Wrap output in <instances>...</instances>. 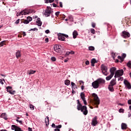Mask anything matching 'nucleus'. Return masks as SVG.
<instances>
[{"label": "nucleus", "instance_id": "obj_1", "mask_svg": "<svg viewBox=\"0 0 131 131\" xmlns=\"http://www.w3.org/2000/svg\"><path fill=\"white\" fill-rule=\"evenodd\" d=\"M105 81L104 79L99 78L93 81L92 83V85L93 89H99V88H101L103 84H105Z\"/></svg>", "mask_w": 131, "mask_h": 131}, {"label": "nucleus", "instance_id": "obj_2", "mask_svg": "<svg viewBox=\"0 0 131 131\" xmlns=\"http://www.w3.org/2000/svg\"><path fill=\"white\" fill-rule=\"evenodd\" d=\"M77 109L78 110V111H81L82 112L83 114L84 115H88V113H89V111H88V108L86 107V106L83 105L79 101V100L78 99L77 100Z\"/></svg>", "mask_w": 131, "mask_h": 131}, {"label": "nucleus", "instance_id": "obj_3", "mask_svg": "<svg viewBox=\"0 0 131 131\" xmlns=\"http://www.w3.org/2000/svg\"><path fill=\"white\" fill-rule=\"evenodd\" d=\"M101 70L102 72V74L103 75H105V76H107V75L109 74V73H108V68L105 64H101Z\"/></svg>", "mask_w": 131, "mask_h": 131}, {"label": "nucleus", "instance_id": "obj_4", "mask_svg": "<svg viewBox=\"0 0 131 131\" xmlns=\"http://www.w3.org/2000/svg\"><path fill=\"white\" fill-rule=\"evenodd\" d=\"M53 13V10H52V8L50 7L47 6L46 9L45 10V12H43V15L45 16V17H50V15Z\"/></svg>", "mask_w": 131, "mask_h": 131}, {"label": "nucleus", "instance_id": "obj_5", "mask_svg": "<svg viewBox=\"0 0 131 131\" xmlns=\"http://www.w3.org/2000/svg\"><path fill=\"white\" fill-rule=\"evenodd\" d=\"M66 38H68L69 36L68 35H66L63 33H59L58 34V38L59 40H61L62 41H64Z\"/></svg>", "mask_w": 131, "mask_h": 131}, {"label": "nucleus", "instance_id": "obj_6", "mask_svg": "<svg viewBox=\"0 0 131 131\" xmlns=\"http://www.w3.org/2000/svg\"><path fill=\"white\" fill-rule=\"evenodd\" d=\"M123 75V70H119L116 72L115 77H120V76H122Z\"/></svg>", "mask_w": 131, "mask_h": 131}, {"label": "nucleus", "instance_id": "obj_7", "mask_svg": "<svg viewBox=\"0 0 131 131\" xmlns=\"http://www.w3.org/2000/svg\"><path fill=\"white\" fill-rule=\"evenodd\" d=\"M93 96L94 97L95 104L98 106L100 104V99H99V97L97 94L94 93L93 94Z\"/></svg>", "mask_w": 131, "mask_h": 131}, {"label": "nucleus", "instance_id": "obj_8", "mask_svg": "<svg viewBox=\"0 0 131 131\" xmlns=\"http://www.w3.org/2000/svg\"><path fill=\"white\" fill-rule=\"evenodd\" d=\"M121 36L122 37H123V38H127L130 37V34H129V33H128V32L123 31L122 32Z\"/></svg>", "mask_w": 131, "mask_h": 131}, {"label": "nucleus", "instance_id": "obj_9", "mask_svg": "<svg viewBox=\"0 0 131 131\" xmlns=\"http://www.w3.org/2000/svg\"><path fill=\"white\" fill-rule=\"evenodd\" d=\"M62 46L61 45H55L54 46V50L57 53H61Z\"/></svg>", "mask_w": 131, "mask_h": 131}, {"label": "nucleus", "instance_id": "obj_10", "mask_svg": "<svg viewBox=\"0 0 131 131\" xmlns=\"http://www.w3.org/2000/svg\"><path fill=\"white\" fill-rule=\"evenodd\" d=\"M97 116L94 117L92 119L91 124L93 126H96L98 124V121L97 120Z\"/></svg>", "mask_w": 131, "mask_h": 131}, {"label": "nucleus", "instance_id": "obj_11", "mask_svg": "<svg viewBox=\"0 0 131 131\" xmlns=\"http://www.w3.org/2000/svg\"><path fill=\"white\" fill-rule=\"evenodd\" d=\"M7 92L11 94V95H15V93H16L15 91H12V87L11 86H7L6 88Z\"/></svg>", "mask_w": 131, "mask_h": 131}, {"label": "nucleus", "instance_id": "obj_12", "mask_svg": "<svg viewBox=\"0 0 131 131\" xmlns=\"http://www.w3.org/2000/svg\"><path fill=\"white\" fill-rule=\"evenodd\" d=\"M124 84H125V86L127 88L128 90L131 89V85L130 83L128 82V81L127 80H124Z\"/></svg>", "mask_w": 131, "mask_h": 131}, {"label": "nucleus", "instance_id": "obj_13", "mask_svg": "<svg viewBox=\"0 0 131 131\" xmlns=\"http://www.w3.org/2000/svg\"><path fill=\"white\" fill-rule=\"evenodd\" d=\"M126 57V54L123 53L122 55V57L120 56H118V59L121 60L120 62L121 63L122 62H123V61H124V58H125Z\"/></svg>", "mask_w": 131, "mask_h": 131}, {"label": "nucleus", "instance_id": "obj_14", "mask_svg": "<svg viewBox=\"0 0 131 131\" xmlns=\"http://www.w3.org/2000/svg\"><path fill=\"white\" fill-rule=\"evenodd\" d=\"M121 129L122 130H125L127 128V125L125 123H122L121 125Z\"/></svg>", "mask_w": 131, "mask_h": 131}, {"label": "nucleus", "instance_id": "obj_15", "mask_svg": "<svg viewBox=\"0 0 131 131\" xmlns=\"http://www.w3.org/2000/svg\"><path fill=\"white\" fill-rule=\"evenodd\" d=\"M115 71H116V68L115 67H112L110 70V72L111 74L112 75H114V73H115Z\"/></svg>", "mask_w": 131, "mask_h": 131}, {"label": "nucleus", "instance_id": "obj_16", "mask_svg": "<svg viewBox=\"0 0 131 131\" xmlns=\"http://www.w3.org/2000/svg\"><path fill=\"white\" fill-rule=\"evenodd\" d=\"M36 23L38 26H41L42 25V23L40 21V18H37Z\"/></svg>", "mask_w": 131, "mask_h": 131}, {"label": "nucleus", "instance_id": "obj_17", "mask_svg": "<svg viewBox=\"0 0 131 131\" xmlns=\"http://www.w3.org/2000/svg\"><path fill=\"white\" fill-rule=\"evenodd\" d=\"M110 85H112L113 86L116 84V79H113L110 82Z\"/></svg>", "mask_w": 131, "mask_h": 131}, {"label": "nucleus", "instance_id": "obj_18", "mask_svg": "<svg viewBox=\"0 0 131 131\" xmlns=\"http://www.w3.org/2000/svg\"><path fill=\"white\" fill-rule=\"evenodd\" d=\"M16 57L17 58V59H19V58H20V57H21V51H17V52H16Z\"/></svg>", "mask_w": 131, "mask_h": 131}, {"label": "nucleus", "instance_id": "obj_19", "mask_svg": "<svg viewBox=\"0 0 131 131\" xmlns=\"http://www.w3.org/2000/svg\"><path fill=\"white\" fill-rule=\"evenodd\" d=\"M1 118H4V119H5V120H7L8 119V118L7 117V114L6 113H2L1 115Z\"/></svg>", "mask_w": 131, "mask_h": 131}, {"label": "nucleus", "instance_id": "obj_20", "mask_svg": "<svg viewBox=\"0 0 131 131\" xmlns=\"http://www.w3.org/2000/svg\"><path fill=\"white\" fill-rule=\"evenodd\" d=\"M96 63H97V60L96 59L93 58L91 60V66H93V67L95 66V64H96Z\"/></svg>", "mask_w": 131, "mask_h": 131}, {"label": "nucleus", "instance_id": "obj_21", "mask_svg": "<svg viewBox=\"0 0 131 131\" xmlns=\"http://www.w3.org/2000/svg\"><path fill=\"white\" fill-rule=\"evenodd\" d=\"M77 35H78V33L76 30L74 31L73 32V38H76Z\"/></svg>", "mask_w": 131, "mask_h": 131}, {"label": "nucleus", "instance_id": "obj_22", "mask_svg": "<svg viewBox=\"0 0 131 131\" xmlns=\"http://www.w3.org/2000/svg\"><path fill=\"white\" fill-rule=\"evenodd\" d=\"M71 84L72 85V89H74V90H75V89H77V86H76V84H75L74 82H71Z\"/></svg>", "mask_w": 131, "mask_h": 131}, {"label": "nucleus", "instance_id": "obj_23", "mask_svg": "<svg viewBox=\"0 0 131 131\" xmlns=\"http://www.w3.org/2000/svg\"><path fill=\"white\" fill-rule=\"evenodd\" d=\"M113 76H114V75L110 74V75L108 76H107L106 78H105V79L106 80H110V79H111V78H112V77H113Z\"/></svg>", "mask_w": 131, "mask_h": 131}, {"label": "nucleus", "instance_id": "obj_24", "mask_svg": "<svg viewBox=\"0 0 131 131\" xmlns=\"http://www.w3.org/2000/svg\"><path fill=\"white\" fill-rule=\"evenodd\" d=\"M108 89L110 92H114V88H113V86L109 85Z\"/></svg>", "mask_w": 131, "mask_h": 131}, {"label": "nucleus", "instance_id": "obj_25", "mask_svg": "<svg viewBox=\"0 0 131 131\" xmlns=\"http://www.w3.org/2000/svg\"><path fill=\"white\" fill-rule=\"evenodd\" d=\"M45 122L46 123V125H48V124H49L50 121H49V117L47 116L45 118Z\"/></svg>", "mask_w": 131, "mask_h": 131}, {"label": "nucleus", "instance_id": "obj_26", "mask_svg": "<svg viewBox=\"0 0 131 131\" xmlns=\"http://www.w3.org/2000/svg\"><path fill=\"white\" fill-rule=\"evenodd\" d=\"M80 98L82 100H85V97L84 95V93H81L80 94Z\"/></svg>", "mask_w": 131, "mask_h": 131}, {"label": "nucleus", "instance_id": "obj_27", "mask_svg": "<svg viewBox=\"0 0 131 131\" xmlns=\"http://www.w3.org/2000/svg\"><path fill=\"white\" fill-rule=\"evenodd\" d=\"M36 72V71L34 70H30L29 71L28 74L29 75H31V74H34Z\"/></svg>", "mask_w": 131, "mask_h": 131}, {"label": "nucleus", "instance_id": "obj_28", "mask_svg": "<svg viewBox=\"0 0 131 131\" xmlns=\"http://www.w3.org/2000/svg\"><path fill=\"white\" fill-rule=\"evenodd\" d=\"M64 84H66V85H69V84H70V80H65Z\"/></svg>", "mask_w": 131, "mask_h": 131}, {"label": "nucleus", "instance_id": "obj_29", "mask_svg": "<svg viewBox=\"0 0 131 131\" xmlns=\"http://www.w3.org/2000/svg\"><path fill=\"white\" fill-rule=\"evenodd\" d=\"M89 51H95V47L93 46H90L89 47Z\"/></svg>", "mask_w": 131, "mask_h": 131}, {"label": "nucleus", "instance_id": "obj_30", "mask_svg": "<svg viewBox=\"0 0 131 131\" xmlns=\"http://www.w3.org/2000/svg\"><path fill=\"white\" fill-rule=\"evenodd\" d=\"M6 45V41H3L0 43L1 47H4Z\"/></svg>", "mask_w": 131, "mask_h": 131}, {"label": "nucleus", "instance_id": "obj_31", "mask_svg": "<svg viewBox=\"0 0 131 131\" xmlns=\"http://www.w3.org/2000/svg\"><path fill=\"white\" fill-rule=\"evenodd\" d=\"M127 67H128V68H131V61H129L127 63Z\"/></svg>", "mask_w": 131, "mask_h": 131}, {"label": "nucleus", "instance_id": "obj_32", "mask_svg": "<svg viewBox=\"0 0 131 131\" xmlns=\"http://www.w3.org/2000/svg\"><path fill=\"white\" fill-rule=\"evenodd\" d=\"M69 20H70L71 22H73V17H72L71 15H70L69 16Z\"/></svg>", "mask_w": 131, "mask_h": 131}, {"label": "nucleus", "instance_id": "obj_33", "mask_svg": "<svg viewBox=\"0 0 131 131\" xmlns=\"http://www.w3.org/2000/svg\"><path fill=\"white\" fill-rule=\"evenodd\" d=\"M29 107L31 109V110H34V106L32 104L29 105Z\"/></svg>", "mask_w": 131, "mask_h": 131}, {"label": "nucleus", "instance_id": "obj_34", "mask_svg": "<svg viewBox=\"0 0 131 131\" xmlns=\"http://www.w3.org/2000/svg\"><path fill=\"white\" fill-rule=\"evenodd\" d=\"M46 4H49V3H53L54 2V0H45Z\"/></svg>", "mask_w": 131, "mask_h": 131}, {"label": "nucleus", "instance_id": "obj_35", "mask_svg": "<svg viewBox=\"0 0 131 131\" xmlns=\"http://www.w3.org/2000/svg\"><path fill=\"white\" fill-rule=\"evenodd\" d=\"M27 20L29 21V22H31V21H32V17L29 16L27 18Z\"/></svg>", "mask_w": 131, "mask_h": 131}, {"label": "nucleus", "instance_id": "obj_36", "mask_svg": "<svg viewBox=\"0 0 131 131\" xmlns=\"http://www.w3.org/2000/svg\"><path fill=\"white\" fill-rule=\"evenodd\" d=\"M119 113H124V110H123L122 108H120L119 110Z\"/></svg>", "mask_w": 131, "mask_h": 131}, {"label": "nucleus", "instance_id": "obj_37", "mask_svg": "<svg viewBox=\"0 0 131 131\" xmlns=\"http://www.w3.org/2000/svg\"><path fill=\"white\" fill-rule=\"evenodd\" d=\"M51 61L55 62V61H56V57H52L51 58Z\"/></svg>", "mask_w": 131, "mask_h": 131}, {"label": "nucleus", "instance_id": "obj_38", "mask_svg": "<svg viewBox=\"0 0 131 131\" xmlns=\"http://www.w3.org/2000/svg\"><path fill=\"white\" fill-rule=\"evenodd\" d=\"M23 14H24V15H28V14H29V12H28V11H23Z\"/></svg>", "mask_w": 131, "mask_h": 131}, {"label": "nucleus", "instance_id": "obj_39", "mask_svg": "<svg viewBox=\"0 0 131 131\" xmlns=\"http://www.w3.org/2000/svg\"><path fill=\"white\" fill-rule=\"evenodd\" d=\"M90 31H91V33H93V34H95V29H91Z\"/></svg>", "mask_w": 131, "mask_h": 131}, {"label": "nucleus", "instance_id": "obj_40", "mask_svg": "<svg viewBox=\"0 0 131 131\" xmlns=\"http://www.w3.org/2000/svg\"><path fill=\"white\" fill-rule=\"evenodd\" d=\"M61 127H62V125H56V128H61Z\"/></svg>", "mask_w": 131, "mask_h": 131}, {"label": "nucleus", "instance_id": "obj_41", "mask_svg": "<svg viewBox=\"0 0 131 131\" xmlns=\"http://www.w3.org/2000/svg\"><path fill=\"white\" fill-rule=\"evenodd\" d=\"M24 24H28V23H29V21L26 19L24 21Z\"/></svg>", "mask_w": 131, "mask_h": 131}, {"label": "nucleus", "instance_id": "obj_42", "mask_svg": "<svg viewBox=\"0 0 131 131\" xmlns=\"http://www.w3.org/2000/svg\"><path fill=\"white\" fill-rule=\"evenodd\" d=\"M16 121H17V122H19V123H20V124H22V123H23V121H21V120H18V119H17L16 120Z\"/></svg>", "mask_w": 131, "mask_h": 131}, {"label": "nucleus", "instance_id": "obj_43", "mask_svg": "<svg viewBox=\"0 0 131 131\" xmlns=\"http://www.w3.org/2000/svg\"><path fill=\"white\" fill-rule=\"evenodd\" d=\"M19 23H20V19H18L15 22V24H19Z\"/></svg>", "mask_w": 131, "mask_h": 131}, {"label": "nucleus", "instance_id": "obj_44", "mask_svg": "<svg viewBox=\"0 0 131 131\" xmlns=\"http://www.w3.org/2000/svg\"><path fill=\"white\" fill-rule=\"evenodd\" d=\"M79 82L80 84H82V85L84 84V82H83V81H82V80H80L79 81Z\"/></svg>", "mask_w": 131, "mask_h": 131}, {"label": "nucleus", "instance_id": "obj_45", "mask_svg": "<svg viewBox=\"0 0 131 131\" xmlns=\"http://www.w3.org/2000/svg\"><path fill=\"white\" fill-rule=\"evenodd\" d=\"M82 101L84 105H87L88 103L86 102V100L85 99H83Z\"/></svg>", "mask_w": 131, "mask_h": 131}, {"label": "nucleus", "instance_id": "obj_46", "mask_svg": "<svg viewBox=\"0 0 131 131\" xmlns=\"http://www.w3.org/2000/svg\"><path fill=\"white\" fill-rule=\"evenodd\" d=\"M92 26L93 28H95V27H96V24L92 23Z\"/></svg>", "mask_w": 131, "mask_h": 131}, {"label": "nucleus", "instance_id": "obj_47", "mask_svg": "<svg viewBox=\"0 0 131 131\" xmlns=\"http://www.w3.org/2000/svg\"><path fill=\"white\" fill-rule=\"evenodd\" d=\"M127 103H128V105H131V99L128 100Z\"/></svg>", "mask_w": 131, "mask_h": 131}, {"label": "nucleus", "instance_id": "obj_48", "mask_svg": "<svg viewBox=\"0 0 131 131\" xmlns=\"http://www.w3.org/2000/svg\"><path fill=\"white\" fill-rule=\"evenodd\" d=\"M85 64L86 65H90V61L89 60H87L85 61Z\"/></svg>", "mask_w": 131, "mask_h": 131}, {"label": "nucleus", "instance_id": "obj_49", "mask_svg": "<svg viewBox=\"0 0 131 131\" xmlns=\"http://www.w3.org/2000/svg\"><path fill=\"white\" fill-rule=\"evenodd\" d=\"M45 33L47 34H48V33H50V30H47L45 31Z\"/></svg>", "mask_w": 131, "mask_h": 131}, {"label": "nucleus", "instance_id": "obj_50", "mask_svg": "<svg viewBox=\"0 0 131 131\" xmlns=\"http://www.w3.org/2000/svg\"><path fill=\"white\" fill-rule=\"evenodd\" d=\"M59 14H60V12H56L55 13V15H56V16H57V17H58V16H59Z\"/></svg>", "mask_w": 131, "mask_h": 131}, {"label": "nucleus", "instance_id": "obj_51", "mask_svg": "<svg viewBox=\"0 0 131 131\" xmlns=\"http://www.w3.org/2000/svg\"><path fill=\"white\" fill-rule=\"evenodd\" d=\"M59 6H60V8H63V4H62V2L59 3Z\"/></svg>", "mask_w": 131, "mask_h": 131}, {"label": "nucleus", "instance_id": "obj_52", "mask_svg": "<svg viewBox=\"0 0 131 131\" xmlns=\"http://www.w3.org/2000/svg\"><path fill=\"white\" fill-rule=\"evenodd\" d=\"M70 54H71L72 55H74L75 52L73 51H71V52H70Z\"/></svg>", "mask_w": 131, "mask_h": 131}, {"label": "nucleus", "instance_id": "obj_53", "mask_svg": "<svg viewBox=\"0 0 131 131\" xmlns=\"http://www.w3.org/2000/svg\"><path fill=\"white\" fill-rule=\"evenodd\" d=\"M66 55H67V56H69V55H70V52L69 51L67 52Z\"/></svg>", "mask_w": 131, "mask_h": 131}, {"label": "nucleus", "instance_id": "obj_54", "mask_svg": "<svg viewBox=\"0 0 131 131\" xmlns=\"http://www.w3.org/2000/svg\"><path fill=\"white\" fill-rule=\"evenodd\" d=\"M45 41H46V42H49V38H46L45 39Z\"/></svg>", "mask_w": 131, "mask_h": 131}, {"label": "nucleus", "instance_id": "obj_55", "mask_svg": "<svg viewBox=\"0 0 131 131\" xmlns=\"http://www.w3.org/2000/svg\"><path fill=\"white\" fill-rule=\"evenodd\" d=\"M19 15H20V16H21V15H24V14H23V11H20V12H19Z\"/></svg>", "mask_w": 131, "mask_h": 131}, {"label": "nucleus", "instance_id": "obj_56", "mask_svg": "<svg viewBox=\"0 0 131 131\" xmlns=\"http://www.w3.org/2000/svg\"><path fill=\"white\" fill-rule=\"evenodd\" d=\"M0 83H1V84H4V82H3V80L2 79H0Z\"/></svg>", "mask_w": 131, "mask_h": 131}, {"label": "nucleus", "instance_id": "obj_57", "mask_svg": "<svg viewBox=\"0 0 131 131\" xmlns=\"http://www.w3.org/2000/svg\"><path fill=\"white\" fill-rule=\"evenodd\" d=\"M118 80H121V81L123 80V77H120V78H119Z\"/></svg>", "mask_w": 131, "mask_h": 131}, {"label": "nucleus", "instance_id": "obj_58", "mask_svg": "<svg viewBox=\"0 0 131 131\" xmlns=\"http://www.w3.org/2000/svg\"><path fill=\"white\" fill-rule=\"evenodd\" d=\"M128 117H131V113H130V112H128Z\"/></svg>", "mask_w": 131, "mask_h": 131}, {"label": "nucleus", "instance_id": "obj_59", "mask_svg": "<svg viewBox=\"0 0 131 131\" xmlns=\"http://www.w3.org/2000/svg\"><path fill=\"white\" fill-rule=\"evenodd\" d=\"M52 126L53 127L56 128V125H55V124H54V123H53V124H52Z\"/></svg>", "mask_w": 131, "mask_h": 131}, {"label": "nucleus", "instance_id": "obj_60", "mask_svg": "<svg viewBox=\"0 0 131 131\" xmlns=\"http://www.w3.org/2000/svg\"><path fill=\"white\" fill-rule=\"evenodd\" d=\"M81 89L82 90V91H83L84 89V86H83V85H82L81 87Z\"/></svg>", "mask_w": 131, "mask_h": 131}, {"label": "nucleus", "instance_id": "obj_61", "mask_svg": "<svg viewBox=\"0 0 131 131\" xmlns=\"http://www.w3.org/2000/svg\"><path fill=\"white\" fill-rule=\"evenodd\" d=\"M23 36H26V33L25 32H23Z\"/></svg>", "mask_w": 131, "mask_h": 131}, {"label": "nucleus", "instance_id": "obj_62", "mask_svg": "<svg viewBox=\"0 0 131 131\" xmlns=\"http://www.w3.org/2000/svg\"><path fill=\"white\" fill-rule=\"evenodd\" d=\"M16 16H17V17H19V16H20V13H17L16 14Z\"/></svg>", "mask_w": 131, "mask_h": 131}, {"label": "nucleus", "instance_id": "obj_63", "mask_svg": "<svg viewBox=\"0 0 131 131\" xmlns=\"http://www.w3.org/2000/svg\"><path fill=\"white\" fill-rule=\"evenodd\" d=\"M55 131H60V129L56 128L54 129Z\"/></svg>", "mask_w": 131, "mask_h": 131}, {"label": "nucleus", "instance_id": "obj_64", "mask_svg": "<svg viewBox=\"0 0 131 131\" xmlns=\"http://www.w3.org/2000/svg\"><path fill=\"white\" fill-rule=\"evenodd\" d=\"M53 7L54 8H56L57 7V5L55 4H53Z\"/></svg>", "mask_w": 131, "mask_h": 131}]
</instances>
